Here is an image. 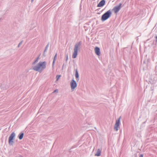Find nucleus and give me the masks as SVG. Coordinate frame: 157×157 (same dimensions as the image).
<instances>
[{
  "instance_id": "nucleus-4",
  "label": "nucleus",
  "mask_w": 157,
  "mask_h": 157,
  "mask_svg": "<svg viewBox=\"0 0 157 157\" xmlns=\"http://www.w3.org/2000/svg\"><path fill=\"white\" fill-rule=\"evenodd\" d=\"M15 136V134L14 132H13L9 138V143L10 145H12L13 141V139Z\"/></svg>"
},
{
  "instance_id": "nucleus-17",
  "label": "nucleus",
  "mask_w": 157,
  "mask_h": 157,
  "mask_svg": "<svg viewBox=\"0 0 157 157\" xmlns=\"http://www.w3.org/2000/svg\"><path fill=\"white\" fill-rule=\"evenodd\" d=\"M22 44V43H21H21H20L19 44V45H18V47H19V46H20V44Z\"/></svg>"
},
{
  "instance_id": "nucleus-18",
  "label": "nucleus",
  "mask_w": 157,
  "mask_h": 157,
  "mask_svg": "<svg viewBox=\"0 0 157 157\" xmlns=\"http://www.w3.org/2000/svg\"><path fill=\"white\" fill-rule=\"evenodd\" d=\"M156 38L157 39V36H156Z\"/></svg>"
},
{
  "instance_id": "nucleus-16",
  "label": "nucleus",
  "mask_w": 157,
  "mask_h": 157,
  "mask_svg": "<svg viewBox=\"0 0 157 157\" xmlns=\"http://www.w3.org/2000/svg\"><path fill=\"white\" fill-rule=\"evenodd\" d=\"M139 157H143V155H140Z\"/></svg>"
},
{
  "instance_id": "nucleus-1",
  "label": "nucleus",
  "mask_w": 157,
  "mask_h": 157,
  "mask_svg": "<svg viewBox=\"0 0 157 157\" xmlns=\"http://www.w3.org/2000/svg\"><path fill=\"white\" fill-rule=\"evenodd\" d=\"M39 57H37L32 63V65L33 66V69L34 71L40 72H41L46 67V63L45 61L40 62L36 65V63L38 62Z\"/></svg>"
},
{
  "instance_id": "nucleus-12",
  "label": "nucleus",
  "mask_w": 157,
  "mask_h": 157,
  "mask_svg": "<svg viewBox=\"0 0 157 157\" xmlns=\"http://www.w3.org/2000/svg\"><path fill=\"white\" fill-rule=\"evenodd\" d=\"M24 134L23 133H21L20 135L19 136V138L20 140H21L23 137Z\"/></svg>"
},
{
  "instance_id": "nucleus-3",
  "label": "nucleus",
  "mask_w": 157,
  "mask_h": 157,
  "mask_svg": "<svg viewBox=\"0 0 157 157\" xmlns=\"http://www.w3.org/2000/svg\"><path fill=\"white\" fill-rule=\"evenodd\" d=\"M111 13L110 10L106 12L103 14L101 18L102 21H104L108 19L110 16Z\"/></svg>"
},
{
  "instance_id": "nucleus-2",
  "label": "nucleus",
  "mask_w": 157,
  "mask_h": 157,
  "mask_svg": "<svg viewBox=\"0 0 157 157\" xmlns=\"http://www.w3.org/2000/svg\"><path fill=\"white\" fill-rule=\"evenodd\" d=\"M80 45V43H77L75 44L74 49V52L72 55V58H75L76 57L78 54V48Z\"/></svg>"
},
{
  "instance_id": "nucleus-8",
  "label": "nucleus",
  "mask_w": 157,
  "mask_h": 157,
  "mask_svg": "<svg viewBox=\"0 0 157 157\" xmlns=\"http://www.w3.org/2000/svg\"><path fill=\"white\" fill-rule=\"evenodd\" d=\"M95 52L96 54L100 56V50L99 48L96 47L94 49Z\"/></svg>"
},
{
  "instance_id": "nucleus-9",
  "label": "nucleus",
  "mask_w": 157,
  "mask_h": 157,
  "mask_svg": "<svg viewBox=\"0 0 157 157\" xmlns=\"http://www.w3.org/2000/svg\"><path fill=\"white\" fill-rule=\"evenodd\" d=\"M105 0H102L98 5L97 7H102L105 5Z\"/></svg>"
},
{
  "instance_id": "nucleus-5",
  "label": "nucleus",
  "mask_w": 157,
  "mask_h": 157,
  "mask_svg": "<svg viewBox=\"0 0 157 157\" xmlns=\"http://www.w3.org/2000/svg\"><path fill=\"white\" fill-rule=\"evenodd\" d=\"M71 90H74L77 86V83L74 79H72L70 83Z\"/></svg>"
},
{
  "instance_id": "nucleus-15",
  "label": "nucleus",
  "mask_w": 157,
  "mask_h": 157,
  "mask_svg": "<svg viewBox=\"0 0 157 157\" xmlns=\"http://www.w3.org/2000/svg\"><path fill=\"white\" fill-rule=\"evenodd\" d=\"M58 92V90H55L54 92H54Z\"/></svg>"
},
{
  "instance_id": "nucleus-11",
  "label": "nucleus",
  "mask_w": 157,
  "mask_h": 157,
  "mask_svg": "<svg viewBox=\"0 0 157 157\" xmlns=\"http://www.w3.org/2000/svg\"><path fill=\"white\" fill-rule=\"evenodd\" d=\"M101 151L99 149H98L96 153L95 154V156H99L101 155Z\"/></svg>"
},
{
  "instance_id": "nucleus-14",
  "label": "nucleus",
  "mask_w": 157,
  "mask_h": 157,
  "mask_svg": "<svg viewBox=\"0 0 157 157\" xmlns=\"http://www.w3.org/2000/svg\"><path fill=\"white\" fill-rule=\"evenodd\" d=\"M61 76L60 75H57L56 76V78L57 80V81L58 80V79Z\"/></svg>"
},
{
  "instance_id": "nucleus-19",
  "label": "nucleus",
  "mask_w": 157,
  "mask_h": 157,
  "mask_svg": "<svg viewBox=\"0 0 157 157\" xmlns=\"http://www.w3.org/2000/svg\"><path fill=\"white\" fill-rule=\"evenodd\" d=\"M33 1V0H32V2Z\"/></svg>"
},
{
  "instance_id": "nucleus-10",
  "label": "nucleus",
  "mask_w": 157,
  "mask_h": 157,
  "mask_svg": "<svg viewBox=\"0 0 157 157\" xmlns=\"http://www.w3.org/2000/svg\"><path fill=\"white\" fill-rule=\"evenodd\" d=\"M75 77L76 80L78 81L79 80V75L77 69H76L75 70Z\"/></svg>"
},
{
  "instance_id": "nucleus-7",
  "label": "nucleus",
  "mask_w": 157,
  "mask_h": 157,
  "mask_svg": "<svg viewBox=\"0 0 157 157\" xmlns=\"http://www.w3.org/2000/svg\"><path fill=\"white\" fill-rule=\"evenodd\" d=\"M121 4L120 3L119 6H117L114 7L113 9V11L115 13H117L119 11L121 8Z\"/></svg>"
},
{
  "instance_id": "nucleus-6",
  "label": "nucleus",
  "mask_w": 157,
  "mask_h": 157,
  "mask_svg": "<svg viewBox=\"0 0 157 157\" xmlns=\"http://www.w3.org/2000/svg\"><path fill=\"white\" fill-rule=\"evenodd\" d=\"M121 118V117H120L118 120H117L115 125L114 128L116 131H117L118 129V128L119 127L120 124V120Z\"/></svg>"
},
{
  "instance_id": "nucleus-13",
  "label": "nucleus",
  "mask_w": 157,
  "mask_h": 157,
  "mask_svg": "<svg viewBox=\"0 0 157 157\" xmlns=\"http://www.w3.org/2000/svg\"><path fill=\"white\" fill-rule=\"evenodd\" d=\"M57 55V54H56L54 56L53 61V64L54 63V62L56 59Z\"/></svg>"
}]
</instances>
